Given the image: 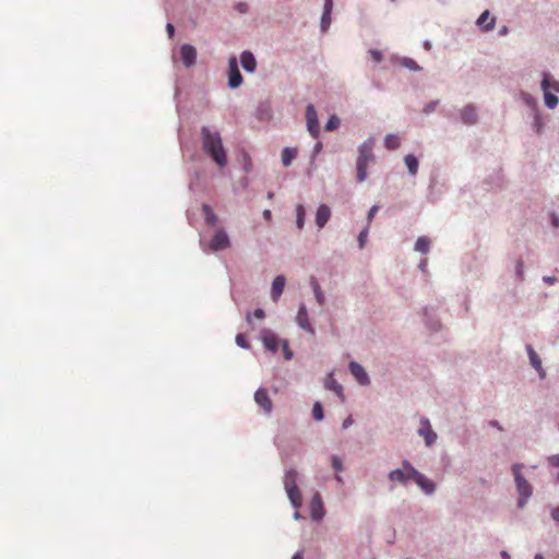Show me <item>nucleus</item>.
Segmentation results:
<instances>
[{
  "mask_svg": "<svg viewBox=\"0 0 559 559\" xmlns=\"http://www.w3.org/2000/svg\"><path fill=\"white\" fill-rule=\"evenodd\" d=\"M201 140L204 153L210 156L219 168H224L227 165V153L219 132L212 131L207 127H202Z\"/></svg>",
  "mask_w": 559,
  "mask_h": 559,
  "instance_id": "nucleus-1",
  "label": "nucleus"
},
{
  "mask_svg": "<svg viewBox=\"0 0 559 559\" xmlns=\"http://www.w3.org/2000/svg\"><path fill=\"white\" fill-rule=\"evenodd\" d=\"M551 518L559 524V506L551 510Z\"/></svg>",
  "mask_w": 559,
  "mask_h": 559,
  "instance_id": "nucleus-43",
  "label": "nucleus"
},
{
  "mask_svg": "<svg viewBox=\"0 0 559 559\" xmlns=\"http://www.w3.org/2000/svg\"><path fill=\"white\" fill-rule=\"evenodd\" d=\"M552 223H554V226H555V227H558V225H559V221H558V218H556V217H555Z\"/></svg>",
  "mask_w": 559,
  "mask_h": 559,
  "instance_id": "nucleus-57",
  "label": "nucleus"
},
{
  "mask_svg": "<svg viewBox=\"0 0 559 559\" xmlns=\"http://www.w3.org/2000/svg\"><path fill=\"white\" fill-rule=\"evenodd\" d=\"M349 370L360 384L365 385L369 383V377L367 372L365 371L364 367L360 366L358 362L352 361L349 364Z\"/></svg>",
  "mask_w": 559,
  "mask_h": 559,
  "instance_id": "nucleus-16",
  "label": "nucleus"
},
{
  "mask_svg": "<svg viewBox=\"0 0 559 559\" xmlns=\"http://www.w3.org/2000/svg\"><path fill=\"white\" fill-rule=\"evenodd\" d=\"M477 24L484 26L486 31L491 29L493 28L495 25V17L490 16L489 11H485L478 17Z\"/></svg>",
  "mask_w": 559,
  "mask_h": 559,
  "instance_id": "nucleus-24",
  "label": "nucleus"
},
{
  "mask_svg": "<svg viewBox=\"0 0 559 559\" xmlns=\"http://www.w3.org/2000/svg\"><path fill=\"white\" fill-rule=\"evenodd\" d=\"M518 274L520 277L523 276V263L522 262H519V264H518Z\"/></svg>",
  "mask_w": 559,
  "mask_h": 559,
  "instance_id": "nucleus-51",
  "label": "nucleus"
},
{
  "mask_svg": "<svg viewBox=\"0 0 559 559\" xmlns=\"http://www.w3.org/2000/svg\"><path fill=\"white\" fill-rule=\"evenodd\" d=\"M384 145L388 150H396L401 145L400 138L395 134H388L384 139Z\"/></svg>",
  "mask_w": 559,
  "mask_h": 559,
  "instance_id": "nucleus-28",
  "label": "nucleus"
},
{
  "mask_svg": "<svg viewBox=\"0 0 559 559\" xmlns=\"http://www.w3.org/2000/svg\"><path fill=\"white\" fill-rule=\"evenodd\" d=\"M310 285H311L313 292L317 290V289H320V285H319V283H318L316 277H311L310 278Z\"/></svg>",
  "mask_w": 559,
  "mask_h": 559,
  "instance_id": "nucleus-45",
  "label": "nucleus"
},
{
  "mask_svg": "<svg viewBox=\"0 0 559 559\" xmlns=\"http://www.w3.org/2000/svg\"><path fill=\"white\" fill-rule=\"evenodd\" d=\"M324 386L326 390L335 392V394L341 399L342 402L345 401V396L343 394V388L341 384L337 383V381L333 378L332 374H329Z\"/></svg>",
  "mask_w": 559,
  "mask_h": 559,
  "instance_id": "nucleus-20",
  "label": "nucleus"
},
{
  "mask_svg": "<svg viewBox=\"0 0 559 559\" xmlns=\"http://www.w3.org/2000/svg\"><path fill=\"white\" fill-rule=\"evenodd\" d=\"M331 14L332 13H324L322 14V19H321V29L323 32H325L330 25H331Z\"/></svg>",
  "mask_w": 559,
  "mask_h": 559,
  "instance_id": "nucleus-33",
  "label": "nucleus"
},
{
  "mask_svg": "<svg viewBox=\"0 0 559 559\" xmlns=\"http://www.w3.org/2000/svg\"><path fill=\"white\" fill-rule=\"evenodd\" d=\"M312 416L316 420L323 419V408L320 402H316L312 409Z\"/></svg>",
  "mask_w": 559,
  "mask_h": 559,
  "instance_id": "nucleus-32",
  "label": "nucleus"
},
{
  "mask_svg": "<svg viewBox=\"0 0 559 559\" xmlns=\"http://www.w3.org/2000/svg\"><path fill=\"white\" fill-rule=\"evenodd\" d=\"M202 212L204 214V218H205L206 223L209 225L214 226L217 222V216L215 215V213L213 212L211 206L209 204H203Z\"/></svg>",
  "mask_w": 559,
  "mask_h": 559,
  "instance_id": "nucleus-27",
  "label": "nucleus"
},
{
  "mask_svg": "<svg viewBox=\"0 0 559 559\" xmlns=\"http://www.w3.org/2000/svg\"><path fill=\"white\" fill-rule=\"evenodd\" d=\"M254 401L265 414H270L272 412L273 403L265 389H259L254 393Z\"/></svg>",
  "mask_w": 559,
  "mask_h": 559,
  "instance_id": "nucleus-10",
  "label": "nucleus"
},
{
  "mask_svg": "<svg viewBox=\"0 0 559 559\" xmlns=\"http://www.w3.org/2000/svg\"><path fill=\"white\" fill-rule=\"evenodd\" d=\"M433 108H435V104H430V105H428V106L426 107L425 111H426V112H430V111H432V110H433Z\"/></svg>",
  "mask_w": 559,
  "mask_h": 559,
  "instance_id": "nucleus-53",
  "label": "nucleus"
},
{
  "mask_svg": "<svg viewBox=\"0 0 559 559\" xmlns=\"http://www.w3.org/2000/svg\"><path fill=\"white\" fill-rule=\"evenodd\" d=\"M296 214H297V221H296L297 227L299 229H302L304 225H305L306 210L301 204L297 205Z\"/></svg>",
  "mask_w": 559,
  "mask_h": 559,
  "instance_id": "nucleus-30",
  "label": "nucleus"
},
{
  "mask_svg": "<svg viewBox=\"0 0 559 559\" xmlns=\"http://www.w3.org/2000/svg\"><path fill=\"white\" fill-rule=\"evenodd\" d=\"M369 55H370L371 59L377 63L381 62L383 59L382 52L377 49L369 50Z\"/></svg>",
  "mask_w": 559,
  "mask_h": 559,
  "instance_id": "nucleus-38",
  "label": "nucleus"
},
{
  "mask_svg": "<svg viewBox=\"0 0 559 559\" xmlns=\"http://www.w3.org/2000/svg\"><path fill=\"white\" fill-rule=\"evenodd\" d=\"M462 121L465 124H474L477 120V114L473 106H466L461 111Z\"/></svg>",
  "mask_w": 559,
  "mask_h": 559,
  "instance_id": "nucleus-23",
  "label": "nucleus"
},
{
  "mask_svg": "<svg viewBox=\"0 0 559 559\" xmlns=\"http://www.w3.org/2000/svg\"><path fill=\"white\" fill-rule=\"evenodd\" d=\"M411 469L415 468L409 464V462L405 461L403 463V468H396L390 472L389 478L392 481L405 484L407 480L413 479V476L411 475Z\"/></svg>",
  "mask_w": 559,
  "mask_h": 559,
  "instance_id": "nucleus-7",
  "label": "nucleus"
},
{
  "mask_svg": "<svg viewBox=\"0 0 559 559\" xmlns=\"http://www.w3.org/2000/svg\"><path fill=\"white\" fill-rule=\"evenodd\" d=\"M313 293H314V296H316V300H317V302H318L320 306H322V305L324 304V295H323V293H322L321 288H320V289L314 290Z\"/></svg>",
  "mask_w": 559,
  "mask_h": 559,
  "instance_id": "nucleus-41",
  "label": "nucleus"
},
{
  "mask_svg": "<svg viewBox=\"0 0 559 559\" xmlns=\"http://www.w3.org/2000/svg\"><path fill=\"white\" fill-rule=\"evenodd\" d=\"M331 463L336 472H341L343 469V462L338 456L333 455L331 459Z\"/></svg>",
  "mask_w": 559,
  "mask_h": 559,
  "instance_id": "nucleus-37",
  "label": "nucleus"
},
{
  "mask_svg": "<svg viewBox=\"0 0 559 559\" xmlns=\"http://www.w3.org/2000/svg\"><path fill=\"white\" fill-rule=\"evenodd\" d=\"M405 165L407 166V169L411 175L415 176L418 171V160L415 155L407 154L404 158Z\"/></svg>",
  "mask_w": 559,
  "mask_h": 559,
  "instance_id": "nucleus-25",
  "label": "nucleus"
},
{
  "mask_svg": "<svg viewBox=\"0 0 559 559\" xmlns=\"http://www.w3.org/2000/svg\"><path fill=\"white\" fill-rule=\"evenodd\" d=\"M354 420L350 416H348L344 421H343V428L344 429H347L348 427H350L353 425Z\"/></svg>",
  "mask_w": 559,
  "mask_h": 559,
  "instance_id": "nucleus-46",
  "label": "nucleus"
},
{
  "mask_svg": "<svg viewBox=\"0 0 559 559\" xmlns=\"http://www.w3.org/2000/svg\"><path fill=\"white\" fill-rule=\"evenodd\" d=\"M544 281H545L547 284H550V285H551V284L556 283V281H557V280H556V277H554V276H545V277H544Z\"/></svg>",
  "mask_w": 559,
  "mask_h": 559,
  "instance_id": "nucleus-49",
  "label": "nucleus"
},
{
  "mask_svg": "<svg viewBox=\"0 0 559 559\" xmlns=\"http://www.w3.org/2000/svg\"><path fill=\"white\" fill-rule=\"evenodd\" d=\"M293 559H304L301 552H296L293 557Z\"/></svg>",
  "mask_w": 559,
  "mask_h": 559,
  "instance_id": "nucleus-54",
  "label": "nucleus"
},
{
  "mask_svg": "<svg viewBox=\"0 0 559 559\" xmlns=\"http://www.w3.org/2000/svg\"><path fill=\"white\" fill-rule=\"evenodd\" d=\"M372 145L373 141L369 140L359 146V155L357 158V180L359 182L367 178L368 163L373 159Z\"/></svg>",
  "mask_w": 559,
  "mask_h": 559,
  "instance_id": "nucleus-3",
  "label": "nucleus"
},
{
  "mask_svg": "<svg viewBox=\"0 0 559 559\" xmlns=\"http://www.w3.org/2000/svg\"><path fill=\"white\" fill-rule=\"evenodd\" d=\"M261 337L264 346L273 353H276L278 350L280 346L284 341L278 338L277 335L271 331H263Z\"/></svg>",
  "mask_w": 559,
  "mask_h": 559,
  "instance_id": "nucleus-12",
  "label": "nucleus"
},
{
  "mask_svg": "<svg viewBox=\"0 0 559 559\" xmlns=\"http://www.w3.org/2000/svg\"><path fill=\"white\" fill-rule=\"evenodd\" d=\"M335 478L338 483H342V477L340 475H336Z\"/></svg>",
  "mask_w": 559,
  "mask_h": 559,
  "instance_id": "nucleus-58",
  "label": "nucleus"
},
{
  "mask_svg": "<svg viewBox=\"0 0 559 559\" xmlns=\"http://www.w3.org/2000/svg\"><path fill=\"white\" fill-rule=\"evenodd\" d=\"M501 556H502L503 559H510V556L508 555L507 551H502Z\"/></svg>",
  "mask_w": 559,
  "mask_h": 559,
  "instance_id": "nucleus-55",
  "label": "nucleus"
},
{
  "mask_svg": "<svg viewBox=\"0 0 559 559\" xmlns=\"http://www.w3.org/2000/svg\"><path fill=\"white\" fill-rule=\"evenodd\" d=\"M241 66L246 71L252 72L257 62L254 56L250 51H243L240 57Z\"/></svg>",
  "mask_w": 559,
  "mask_h": 559,
  "instance_id": "nucleus-22",
  "label": "nucleus"
},
{
  "mask_svg": "<svg viewBox=\"0 0 559 559\" xmlns=\"http://www.w3.org/2000/svg\"><path fill=\"white\" fill-rule=\"evenodd\" d=\"M526 349H527V353L530 356L531 365L539 372L540 378H544L545 370L542 367L540 358L538 357V355L536 354V352L533 349V347L531 345H527Z\"/></svg>",
  "mask_w": 559,
  "mask_h": 559,
  "instance_id": "nucleus-21",
  "label": "nucleus"
},
{
  "mask_svg": "<svg viewBox=\"0 0 559 559\" xmlns=\"http://www.w3.org/2000/svg\"><path fill=\"white\" fill-rule=\"evenodd\" d=\"M236 343L238 346L242 347V348H249V342L247 341L246 338V335L245 334H241L239 333L237 336H236Z\"/></svg>",
  "mask_w": 559,
  "mask_h": 559,
  "instance_id": "nucleus-35",
  "label": "nucleus"
},
{
  "mask_svg": "<svg viewBox=\"0 0 559 559\" xmlns=\"http://www.w3.org/2000/svg\"><path fill=\"white\" fill-rule=\"evenodd\" d=\"M490 424H491L493 427H497V428L501 429V428H500V426L498 425V421L493 420V421H491Z\"/></svg>",
  "mask_w": 559,
  "mask_h": 559,
  "instance_id": "nucleus-56",
  "label": "nucleus"
},
{
  "mask_svg": "<svg viewBox=\"0 0 559 559\" xmlns=\"http://www.w3.org/2000/svg\"><path fill=\"white\" fill-rule=\"evenodd\" d=\"M340 126V119L337 116L333 115L329 118L328 122L324 126L325 131H334Z\"/></svg>",
  "mask_w": 559,
  "mask_h": 559,
  "instance_id": "nucleus-31",
  "label": "nucleus"
},
{
  "mask_svg": "<svg viewBox=\"0 0 559 559\" xmlns=\"http://www.w3.org/2000/svg\"><path fill=\"white\" fill-rule=\"evenodd\" d=\"M306 120L307 129L312 138L317 139L320 133V127L318 121V115L312 104H309L306 108Z\"/></svg>",
  "mask_w": 559,
  "mask_h": 559,
  "instance_id": "nucleus-6",
  "label": "nucleus"
},
{
  "mask_svg": "<svg viewBox=\"0 0 559 559\" xmlns=\"http://www.w3.org/2000/svg\"><path fill=\"white\" fill-rule=\"evenodd\" d=\"M402 64L413 71H418L420 69L416 61L409 58H404Z\"/></svg>",
  "mask_w": 559,
  "mask_h": 559,
  "instance_id": "nucleus-34",
  "label": "nucleus"
},
{
  "mask_svg": "<svg viewBox=\"0 0 559 559\" xmlns=\"http://www.w3.org/2000/svg\"><path fill=\"white\" fill-rule=\"evenodd\" d=\"M242 83V75L238 69L237 60L235 57L229 59V79L228 85L231 88L238 87Z\"/></svg>",
  "mask_w": 559,
  "mask_h": 559,
  "instance_id": "nucleus-9",
  "label": "nucleus"
},
{
  "mask_svg": "<svg viewBox=\"0 0 559 559\" xmlns=\"http://www.w3.org/2000/svg\"><path fill=\"white\" fill-rule=\"evenodd\" d=\"M535 559H544V557L538 554V555L535 556Z\"/></svg>",
  "mask_w": 559,
  "mask_h": 559,
  "instance_id": "nucleus-59",
  "label": "nucleus"
},
{
  "mask_svg": "<svg viewBox=\"0 0 559 559\" xmlns=\"http://www.w3.org/2000/svg\"><path fill=\"white\" fill-rule=\"evenodd\" d=\"M331 216V210L328 205L321 204L316 214V224L319 228H323Z\"/></svg>",
  "mask_w": 559,
  "mask_h": 559,
  "instance_id": "nucleus-17",
  "label": "nucleus"
},
{
  "mask_svg": "<svg viewBox=\"0 0 559 559\" xmlns=\"http://www.w3.org/2000/svg\"><path fill=\"white\" fill-rule=\"evenodd\" d=\"M411 475L413 476V480L424 490L426 493L430 495L435 491V484L430 479H428L425 475L419 473L417 469H411Z\"/></svg>",
  "mask_w": 559,
  "mask_h": 559,
  "instance_id": "nucleus-8",
  "label": "nucleus"
},
{
  "mask_svg": "<svg viewBox=\"0 0 559 559\" xmlns=\"http://www.w3.org/2000/svg\"><path fill=\"white\" fill-rule=\"evenodd\" d=\"M333 0H324V13H332Z\"/></svg>",
  "mask_w": 559,
  "mask_h": 559,
  "instance_id": "nucleus-42",
  "label": "nucleus"
},
{
  "mask_svg": "<svg viewBox=\"0 0 559 559\" xmlns=\"http://www.w3.org/2000/svg\"><path fill=\"white\" fill-rule=\"evenodd\" d=\"M430 247L429 238L421 236L416 240L415 250L421 253H427Z\"/></svg>",
  "mask_w": 559,
  "mask_h": 559,
  "instance_id": "nucleus-29",
  "label": "nucleus"
},
{
  "mask_svg": "<svg viewBox=\"0 0 559 559\" xmlns=\"http://www.w3.org/2000/svg\"><path fill=\"white\" fill-rule=\"evenodd\" d=\"M424 47H425L426 50H430L431 49V43L429 40H426L424 43Z\"/></svg>",
  "mask_w": 559,
  "mask_h": 559,
  "instance_id": "nucleus-52",
  "label": "nucleus"
},
{
  "mask_svg": "<svg viewBox=\"0 0 559 559\" xmlns=\"http://www.w3.org/2000/svg\"><path fill=\"white\" fill-rule=\"evenodd\" d=\"M167 33L169 37H173L175 34V27L173 24L168 23L166 26Z\"/></svg>",
  "mask_w": 559,
  "mask_h": 559,
  "instance_id": "nucleus-47",
  "label": "nucleus"
},
{
  "mask_svg": "<svg viewBox=\"0 0 559 559\" xmlns=\"http://www.w3.org/2000/svg\"><path fill=\"white\" fill-rule=\"evenodd\" d=\"M368 237V227L360 231L358 235L359 247L364 248Z\"/></svg>",
  "mask_w": 559,
  "mask_h": 559,
  "instance_id": "nucleus-39",
  "label": "nucleus"
},
{
  "mask_svg": "<svg viewBox=\"0 0 559 559\" xmlns=\"http://www.w3.org/2000/svg\"><path fill=\"white\" fill-rule=\"evenodd\" d=\"M418 433L425 438V442L428 447H430L437 439V435L433 432L429 420L426 418L420 420V428L418 429Z\"/></svg>",
  "mask_w": 559,
  "mask_h": 559,
  "instance_id": "nucleus-14",
  "label": "nucleus"
},
{
  "mask_svg": "<svg viewBox=\"0 0 559 559\" xmlns=\"http://www.w3.org/2000/svg\"><path fill=\"white\" fill-rule=\"evenodd\" d=\"M286 280L283 275H278L274 278L272 283V298L274 301H276L280 296L282 295L284 287H285Z\"/></svg>",
  "mask_w": 559,
  "mask_h": 559,
  "instance_id": "nucleus-19",
  "label": "nucleus"
},
{
  "mask_svg": "<svg viewBox=\"0 0 559 559\" xmlns=\"http://www.w3.org/2000/svg\"><path fill=\"white\" fill-rule=\"evenodd\" d=\"M253 316L257 318V319H263L265 317L264 314V311L262 309H257L254 312H253Z\"/></svg>",
  "mask_w": 559,
  "mask_h": 559,
  "instance_id": "nucleus-48",
  "label": "nucleus"
},
{
  "mask_svg": "<svg viewBox=\"0 0 559 559\" xmlns=\"http://www.w3.org/2000/svg\"><path fill=\"white\" fill-rule=\"evenodd\" d=\"M378 206L377 205H373L369 213H368V221L371 222V219L374 217L376 213L378 212Z\"/></svg>",
  "mask_w": 559,
  "mask_h": 559,
  "instance_id": "nucleus-44",
  "label": "nucleus"
},
{
  "mask_svg": "<svg viewBox=\"0 0 559 559\" xmlns=\"http://www.w3.org/2000/svg\"><path fill=\"white\" fill-rule=\"evenodd\" d=\"M542 88L546 106L554 109L558 105L559 99L551 91L559 93V82L551 80L549 74H544Z\"/></svg>",
  "mask_w": 559,
  "mask_h": 559,
  "instance_id": "nucleus-5",
  "label": "nucleus"
},
{
  "mask_svg": "<svg viewBox=\"0 0 559 559\" xmlns=\"http://www.w3.org/2000/svg\"><path fill=\"white\" fill-rule=\"evenodd\" d=\"M263 217L266 219V221H271L272 218V213L270 210H264L263 211Z\"/></svg>",
  "mask_w": 559,
  "mask_h": 559,
  "instance_id": "nucleus-50",
  "label": "nucleus"
},
{
  "mask_svg": "<svg viewBox=\"0 0 559 559\" xmlns=\"http://www.w3.org/2000/svg\"><path fill=\"white\" fill-rule=\"evenodd\" d=\"M281 346H282L285 359L286 360L292 359L293 358V352L288 347V342L286 340H284Z\"/></svg>",
  "mask_w": 559,
  "mask_h": 559,
  "instance_id": "nucleus-36",
  "label": "nucleus"
},
{
  "mask_svg": "<svg viewBox=\"0 0 559 559\" xmlns=\"http://www.w3.org/2000/svg\"><path fill=\"white\" fill-rule=\"evenodd\" d=\"M180 56L187 68L192 67L197 60V50L192 45L185 44L180 48Z\"/></svg>",
  "mask_w": 559,
  "mask_h": 559,
  "instance_id": "nucleus-13",
  "label": "nucleus"
},
{
  "mask_svg": "<svg viewBox=\"0 0 559 559\" xmlns=\"http://www.w3.org/2000/svg\"><path fill=\"white\" fill-rule=\"evenodd\" d=\"M298 325L304 329L305 331L310 332L311 334H314V330L309 321L307 308L305 305H301L299 307L297 317H296Z\"/></svg>",
  "mask_w": 559,
  "mask_h": 559,
  "instance_id": "nucleus-15",
  "label": "nucleus"
},
{
  "mask_svg": "<svg viewBox=\"0 0 559 559\" xmlns=\"http://www.w3.org/2000/svg\"><path fill=\"white\" fill-rule=\"evenodd\" d=\"M297 151L294 148L285 147L282 151V163L284 166L288 167L293 159L296 157Z\"/></svg>",
  "mask_w": 559,
  "mask_h": 559,
  "instance_id": "nucleus-26",
  "label": "nucleus"
},
{
  "mask_svg": "<svg viewBox=\"0 0 559 559\" xmlns=\"http://www.w3.org/2000/svg\"><path fill=\"white\" fill-rule=\"evenodd\" d=\"M311 516L313 520H321L323 516V504L319 493H316L311 500Z\"/></svg>",
  "mask_w": 559,
  "mask_h": 559,
  "instance_id": "nucleus-18",
  "label": "nucleus"
},
{
  "mask_svg": "<svg viewBox=\"0 0 559 559\" xmlns=\"http://www.w3.org/2000/svg\"><path fill=\"white\" fill-rule=\"evenodd\" d=\"M549 463L551 466L554 467H558L559 468V455H552L549 457ZM557 481L559 483V472H558V475H557Z\"/></svg>",
  "mask_w": 559,
  "mask_h": 559,
  "instance_id": "nucleus-40",
  "label": "nucleus"
},
{
  "mask_svg": "<svg viewBox=\"0 0 559 559\" xmlns=\"http://www.w3.org/2000/svg\"><path fill=\"white\" fill-rule=\"evenodd\" d=\"M523 467H524V465L520 464V463H515L512 466V472L514 475V480H515L516 489L519 492V499H518L519 508H523L533 493V488H532L531 484L521 474V469Z\"/></svg>",
  "mask_w": 559,
  "mask_h": 559,
  "instance_id": "nucleus-2",
  "label": "nucleus"
},
{
  "mask_svg": "<svg viewBox=\"0 0 559 559\" xmlns=\"http://www.w3.org/2000/svg\"><path fill=\"white\" fill-rule=\"evenodd\" d=\"M230 242L227 234L224 230H218L211 239L210 248L213 251H218L228 248Z\"/></svg>",
  "mask_w": 559,
  "mask_h": 559,
  "instance_id": "nucleus-11",
  "label": "nucleus"
},
{
  "mask_svg": "<svg viewBox=\"0 0 559 559\" xmlns=\"http://www.w3.org/2000/svg\"><path fill=\"white\" fill-rule=\"evenodd\" d=\"M284 486L292 504L295 508H299L301 506L302 499L297 486V472L295 469H289L286 472Z\"/></svg>",
  "mask_w": 559,
  "mask_h": 559,
  "instance_id": "nucleus-4",
  "label": "nucleus"
}]
</instances>
